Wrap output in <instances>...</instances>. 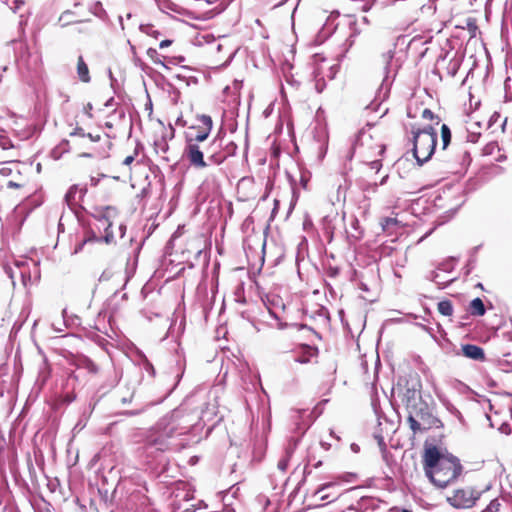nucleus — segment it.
I'll list each match as a JSON object with an SVG mask.
<instances>
[{
	"label": "nucleus",
	"mask_w": 512,
	"mask_h": 512,
	"mask_svg": "<svg viewBox=\"0 0 512 512\" xmlns=\"http://www.w3.org/2000/svg\"><path fill=\"white\" fill-rule=\"evenodd\" d=\"M74 400H75V395H67V396L65 397V401H66L67 403H71V402H73Z\"/></svg>",
	"instance_id": "obj_58"
},
{
	"label": "nucleus",
	"mask_w": 512,
	"mask_h": 512,
	"mask_svg": "<svg viewBox=\"0 0 512 512\" xmlns=\"http://www.w3.org/2000/svg\"><path fill=\"white\" fill-rule=\"evenodd\" d=\"M94 408H95V404L90 403L89 406L84 409V411L81 415V418L79 419V421L75 424V426L73 428L74 431L75 430L80 431L86 426L88 418L92 414Z\"/></svg>",
	"instance_id": "obj_17"
},
{
	"label": "nucleus",
	"mask_w": 512,
	"mask_h": 512,
	"mask_svg": "<svg viewBox=\"0 0 512 512\" xmlns=\"http://www.w3.org/2000/svg\"><path fill=\"white\" fill-rule=\"evenodd\" d=\"M77 74L82 82L89 83L91 81L88 66L81 55L77 61Z\"/></svg>",
	"instance_id": "obj_15"
},
{
	"label": "nucleus",
	"mask_w": 512,
	"mask_h": 512,
	"mask_svg": "<svg viewBox=\"0 0 512 512\" xmlns=\"http://www.w3.org/2000/svg\"><path fill=\"white\" fill-rule=\"evenodd\" d=\"M237 148L233 140L225 138V132L219 131L204 151L198 144L189 142L185 153L192 167L203 169L209 165H221L236 154Z\"/></svg>",
	"instance_id": "obj_3"
},
{
	"label": "nucleus",
	"mask_w": 512,
	"mask_h": 512,
	"mask_svg": "<svg viewBox=\"0 0 512 512\" xmlns=\"http://www.w3.org/2000/svg\"><path fill=\"white\" fill-rule=\"evenodd\" d=\"M290 457H291V452L289 450H287L286 453H285V456L282 459L279 460L278 468L281 471H286V469L288 467V463H289Z\"/></svg>",
	"instance_id": "obj_32"
},
{
	"label": "nucleus",
	"mask_w": 512,
	"mask_h": 512,
	"mask_svg": "<svg viewBox=\"0 0 512 512\" xmlns=\"http://www.w3.org/2000/svg\"><path fill=\"white\" fill-rule=\"evenodd\" d=\"M171 44H172V40H170V39H165V40H162V41L160 42L159 47H160L161 49H163V48L169 47Z\"/></svg>",
	"instance_id": "obj_51"
},
{
	"label": "nucleus",
	"mask_w": 512,
	"mask_h": 512,
	"mask_svg": "<svg viewBox=\"0 0 512 512\" xmlns=\"http://www.w3.org/2000/svg\"><path fill=\"white\" fill-rule=\"evenodd\" d=\"M309 181V178L305 175V174H301V177H300V184L301 186L306 189L307 188V183Z\"/></svg>",
	"instance_id": "obj_49"
},
{
	"label": "nucleus",
	"mask_w": 512,
	"mask_h": 512,
	"mask_svg": "<svg viewBox=\"0 0 512 512\" xmlns=\"http://www.w3.org/2000/svg\"><path fill=\"white\" fill-rule=\"evenodd\" d=\"M175 130L172 126H170V132L161 135L160 137L154 140V150L160 155V157L166 161L171 162L173 159L169 156V144L168 139H172L174 137Z\"/></svg>",
	"instance_id": "obj_8"
},
{
	"label": "nucleus",
	"mask_w": 512,
	"mask_h": 512,
	"mask_svg": "<svg viewBox=\"0 0 512 512\" xmlns=\"http://www.w3.org/2000/svg\"><path fill=\"white\" fill-rule=\"evenodd\" d=\"M393 248L390 247V246H383L382 247V253H385V254H390L392 252Z\"/></svg>",
	"instance_id": "obj_55"
},
{
	"label": "nucleus",
	"mask_w": 512,
	"mask_h": 512,
	"mask_svg": "<svg viewBox=\"0 0 512 512\" xmlns=\"http://www.w3.org/2000/svg\"><path fill=\"white\" fill-rule=\"evenodd\" d=\"M99 225L98 228H104L105 235L103 237H98L94 232L91 233L90 236L86 237L82 242H80L74 250V253L77 254L82 251L85 244L89 242H102L109 244L114 240L113 232L111 231L112 222L109 220L108 216L102 215L97 219Z\"/></svg>",
	"instance_id": "obj_7"
},
{
	"label": "nucleus",
	"mask_w": 512,
	"mask_h": 512,
	"mask_svg": "<svg viewBox=\"0 0 512 512\" xmlns=\"http://www.w3.org/2000/svg\"><path fill=\"white\" fill-rule=\"evenodd\" d=\"M365 134H366V133H365L363 130H361V131L359 132V134L357 135V138H356V140H355L354 144L352 145V150H354V149H355L356 145L359 143V141H360V140H362V138L365 136ZM353 153H354V151H351V152H350V154H349V159H351V158L353 157Z\"/></svg>",
	"instance_id": "obj_40"
},
{
	"label": "nucleus",
	"mask_w": 512,
	"mask_h": 512,
	"mask_svg": "<svg viewBox=\"0 0 512 512\" xmlns=\"http://www.w3.org/2000/svg\"><path fill=\"white\" fill-rule=\"evenodd\" d=\"M476 261H477L476 256H470L469 260L467 261V264L464 267L465 275H469L472 272V270L476 266Z\"/></svg>",
	"instance_id": "obj_35"
},
{
	"label": "nucleus",
	"mask_w": 512,
	"mask_h": 512,
	"mask_svg": "<svg viewBox=\"0 0 512 512\" xmlns=\"http://www.w3.org/2000/svg\"><path fill=\"white\" fill-rule=\"evenodd\" d=\"M209 134H210V131H207V130H203V129H202V130H200V131L196 134L195 138H194V139H190V140L188 141V143H189V142H192V143H193V141H195V143H196V144H198V143H200V142H204V141L208 138Z\"/></svg>",
	"instance_id": "obj_31"
},
{
	"label": "nucleus",
	"mask_w": 512,
	"mask_h": 512,
	"mask_svg": "<svg viewBox=\"0 0 512 512\" xmlns=\"http://www.w3.org/2000/svg\"><path fill=\"white\" fill-rule=\"evenodd\" d=\"M13 164H14L13 162H8V163H6V165H4V166L0 169V174H1L2 176H5V177L12 175V173H13V169H12L11 165H13Z\"/></svg>",
	"instance_id": "obj_37"
},
{
	"label": "nucleus",
	"mask_w": 512,
	"mask_h": 512,
	"mask_svg": "<svg viewBox=\"0 0 512 512\" xmlns=\"http://www.w3.org/2000/svg\"><path fill=\"white\" fill-rule=\"evenodd\" d=\"M426 279L434 282L439 288H446L450 283H452L454 281V279H447V280L440 279V274H439L438 270L430 271L426 275Z\"/></svg>",
	"instance_id": "obj_16"
},
{
	"label": "nucleus",
	"mask_w": 512,
	"mask_h": 512,
	"mask_svg": "<svg viewBox=\"0 0 512 512\" xmlns=\"http://www.w3.org/2000/svg\"><path fill=\"white\" fill-rule=\"evenodd\" d=\"M90 12L99 18H103L106 14L101 2H95L90 7Z\"/></svg>",
	"instance_id": "obj_30"
},
{
	"label": "nucleus",
	"mask_w": 512,
	"mask_h": 512,
	"mask_svg": "<svg viewBox=\"0 0 512 512\" xmlns=\"http://www.w3.org/2000/svg\"><path fill=\"white\" fill-rule=\"evenodd\" d=\"M373 4H374V2H371V3H367V4H365V5L363 6V8H362V11H363V12H368V11L372 8Z\"/></svg>",
	"instance_id": "obj_56"
},
{
	"label": "nucleus",
	"mask_w": 512,
	"mask_h": 512,
	"mask_svg": "<svg viewBox=\"0 0 512 512\" xmlns=\"http://www.w3.org/2000/svg\"><path fill=\"white\" fill-rule=\"evenodd\" d=\"M463 355L467 358L476 360V361H484L485 353L483 348L474 344H465L462 346Z\"/></svg>",
	"instance_id": "obj_11"
},
{
	"label": "nucleus",
	"mask_w": 512,
	"mask_h": 512,
	"mask_svg": "<svg viewBox=\"0 0 512 512\" xmlns=\"http://www.w3.org/2000/svg\"><path fill=\"white\" fill-rule=\"evenodd\" d=\"M142 369L145 372H147L151 377L155 376V368H154L153 364L146 358L144 359V361L142 363Z\"/></svg>",
	"instance_id": "obj_33"
},
{
	"label": "nucleus",
	"mask_w": 512,
	"mask_h": 512,
	"mask_svg": "<svg viewBox=\"0 0 512 512\" xmlns=\"http://www.w3.org/2000/svg\"><path fill=\"white\" fill-rule=\"evenodd\" d=\"M380 225L383 232H385L388 236L397 235L398 230L402 228L401 222L398 219L392 217H385L381 219Z\"/></svg>",
	"instance_id": "obj_10"
},
{
	"label": "nucleus",
	"mask_w": 512,
	"mask_h": 512,
	"mask_svg": "<svg viewBox=\"0 0 512 512\" xmlns=\"http://www.w3.org/2000/svg\"><path fill=\"white\" fill-rule=\"evenodd\" d=\"M318 354V348L310 345H303L301 347V352L299 355L295 357V362L300 364H306L311 361L313 357H316Z\"/></svg>",
	"instance_id": "obj_12"
},
{
	"label": "nucleus",
	"mask_w": 512,
	"mask_h": 512,
	"mask_svg": "<svg viewBox=\"0 0 512 512\" xmlns=\"http://www.w3.org/2000/svg\"><path fill=\"white\" fill-rule=\"evenodd\" d=\"M483 463H484V460L480 459L475 462H471L470 465H471L472 469H479Z\"/></svg>",
	"instance_id": "obj_50"
},
{
	"label": "nucleus",
	"mask_w": 512,
	"mask_h": 512,
	"mask_svg": "<svg viewBox=\"0 0 512 512\" xmlns=\"http://www.w3.org/2000/svg\"><path fill=\"white\" fill-rule=\"evenodd\" d=\"M119 231H120L121 237H123L125 235V232H126V226L121 224L119 226Z\"/></svg>",
	"instance_id": "obj_59"
},
{
	"label": "nucleus",
	"mask_w": 512,
	"mask_h": 512,
	"mask_svg": "<svg viewBox=\"0 0 512 512\" xmlns=\"http://www.w3.org/2000/svg\"><path fill=\"white\" fill-rule=\"evenodd\" d=\"M16 269L19 272V275L21 277L22 283L24 286H27V283L31 280V275L28 269H26V262L25 261H17L16 262Z\"/></svg>",
	"instance_id": "obj_19"
},
{
	"label": "nucleus",
	"mask_w": 512,
	"mask_h": 512,
	"mask_svg": "<svg viewBox=\"0 0 512 512\" xmlns=\"http://www.w3.org/2000/svg\"><path fill=\"white\" fill-rule=\"evenodd\" d=\"M133 63L136 67L140 68L144 72H146L147 69L149 68L148 65L144 63L143 60L137 55L133 57Z\"/></svg>",
	"instance_id": "obj_36"
},
{
	"label": "nucleus",
	"mask_w": 512,
	"mask_h": 512,
	"mask_svg": "<svg viewBox=\"0 0 512 512\" xmlns=\"http://www.w3.org/2000/svg\"><path fill=\"white\" fill-rule=\"evenodd\" d=\"M422 462L425 475L439 488L447 487L463 472L460 459L448 450H424Z\"/></svg>",
	"instance_id": "obj_2"
},
{
	"label": "nucleus",
	"mask_w": 512,
	"mask_h": 512,
	"mask_svg": "<svg viewBox=\"0 0 512 512\" xmlns=\"http://www.w3.org/2000/svg\"><path fill=\"white\" fill-rule=\"evenodd\" d=\"M70 136H80V137H86V133L82 127L77 126L74 128V130L70 133Z\"/></svg>",
	"instance_id": "obj_43"
},
{
	"label": "nucleus",
	"mask_w": 512,
	"mask_h": 512,
	"mask_svg": "<svg viewBox=\"0 0 512 512\" xmlns=\"http://www.w3.org/2000/svg\"><path fill=\"white\" fill-rule=\"evenodd\" d=\"M197 118H198L199 122L203 126L202 129L211 132L212 127H213L212 118L209 115H206V114L199 115Z\"/></svg>",
	"instance_id": "obj_28"
},
{
	"label": "nucleus",
	"mask_w": 512,
	"mask_h": 512,
	"mask_svg": "<svg viewBox=\"0 0 512 512\" xmlns=\"http://www.w3.org/2000/svg\"><path fill=\"white\" fill-rule=\"evenodd\" d=\"M163 58L167 60V64H176L177 62H181L184 60L183 56L171 57V58L163 57Z\"/></svg>",
	"instance_id": "obj_46"
},
{
	"label": "nucleus",
	"mask_w": 512,
	"mask_h": 512,
	"mask_svg": "<svg viewBox=\"0 0 512 512\" xmlns=\"http://www.w3.org/2000/svg\"><path fill=\"white\" fill-rule=\"evenodd\" d=\"M470 160H471V158H470V154H469V152L465 151V152L463 153V162H466V161H467V162L469 163V162H470Z\"/></svg>",
	"instance_id": "obj_57"
},
{
	"label": "nucleus",
	"mask_w": 512,
	"mask_h": 512,
	"mask_svg": "<svg viewBox=\"0 0 512 512\" xmlns=\"http://www.w3.org/2000/svg\"><path fill=\"white\" fill-rule=\"evenodd\" d=\"M498 366L499 368L506 373L512 372V353H505L499 360H498Z\"/></svg>",
	"instance_id": "obj_21"
},
{
	"label": "nucleus",
	"mask_w": 512,
	"mask_h": 512,
	"mask_svg": "<svg viewBox=\"0 0 512 512\" xmlns=\"http://www.w3.org/2000/svg\"><path fill=\"white\" fill-rule=\"evenodd\" d=\"M438 311L443 316H451L453 314V305L450 300H443L438 303Z\"/></svg>",
	"instance_id": "obj_24"
},
{
	"label": "nucleus",
	"mask_w": 512,
	"mask_h": 512,
	"mask_svg": "<svg viewBox=\"0 0 512 512\" xmlns=\"http://www.w3.org/2000/svg\"><path fill=\"white\" fill-rule=\"evenodd\" d=\"M336 486V483L335 482H328V483H325L323 485H321L316 491H315V496H318L319 500L321 501H328V502H331L335 499H337L338 497V494L337 493H329V492H326V490L328 489H331V488H334Z\"/></svg>",
	"instance_id": "obj_13"
},
{
	"label": "nucleus",
	"mask_w": 512,
	"mask_h": 512,
	"mask_svg": "<svg viewBox=\"0 0 512 512\" xmlns=\"http://www.w3.org/2000/svg\"><path fill=\"white\" fill-rule=\"evenodd\" d=\"M139 29L142 33H145L148 36H151L155 39H157L160 36V32L156 29H154V26L152 24H141L139 26Z\"/></svg>",
	"instance_id": "obj_26"
},
{
	"label": "nucleus",
	"mask_w": 512,
	"mask_h": 512,
	"mask_svg": "<svg viewBox=\"0 0 512 512\" xmlns=\"http://www.w3.org/2000/svg\"><path fill=\"white\" fill-rule=\"evenodd\" d=\"M133 161H134V157L130 155V156H127V157L123 160V164H124V165H130Z\"/></svg>",
	"instance_id": "obj_54"
},
{
	"label": "nucleus",
	"mask_w": 512,
	"mask_h": 512,
	"mask_svg": "<svg viewBox=\"0 0 512 512\" xmlns=\"http://www.w3.org/2000/svg\"><path fill=\"white\" fill-rule=\"evenodd\" d=\"M128 43L130 44V49H131V52H132L133 57H134L135 55H137V54H136V48H135V46H134V45H132V44L130 43V41H128Z\"/></svg>",
	"instance_id": "obj_64"
},
{
	"label": "nucleus",
	"mask_w": 512,
	"mask_h": 512,
	"mask_svg": "<svg viewBox=\"0 0 512 512\" xmlns=\"http://www.w3.org/2000/svg\"><path fill=\"white\" fill-rule=\"evenodd\" d=\"M374 437L377 440L378 446L380 448H385L386 445H385L384 437L381 435H378V434H375Z\"/></svg>",
	"instance_id": "obj_47"
},
{
	"label": "nucleus",
	"mask_w": 512,
	"mask_h": 512,
	"mask_svg": "<svg viewBox=\"0 0 512 512\" xmlns=\"http://www.w3.org/2000/svg\"><path fill=\"white\" fill-rule=\"evenodd\" d=\"M307 413L306 410H295L292 412L291 419L293 420L294 424L296 425L297 430H302L303 432L309 427V424L304 423L300 424V420L303 418V416Z\"/></svg>",
	"instance_id": "obj_20"
},
{
	"label": "nucleus",
	"mask_w": 512,
	"mask_h": 512,
	"mask_svg": "<svg viewBox=\"0 0 512 512\" xmlns=\"http://www.w3.org/2000/svg\"><path fill=\"white\" fill-rule=\"evenodd\" d=\"M369 167L377 172L382 168V161L380 159L369 162Z\"/></svg>",
	"instance_id": "obj_41"
},
{
	"label": "nucleus",
	"mask_w": 512,
	"mask_h": 512,
	"mask_svg": "<svg viewBox=\"0 0 512 512\" xmlns=\"http://www.w3.org/2000/svg\"><path fill=\"white\" fill-rule=\"evenodd\" d=\"M182 407L174 409L169 415L161 419L156 427V431L149 436V444L151 445H165V439L170 437L172 432L175 430V426L168 427L171 421L179 419L182 415Z\"/></svg>",
	"instance_id": "obj_5"
},
{
	"label": "nucleus",
	"mask_w": 512,
	"mask_h": 512,
	"mask_svg": "<svg viewBox=\"0 0 512 512\" xmlns=\"http://www.w3.org/2000/svg\"><path fill=\"white\" fill-rule=\"evenodd\" d=\"M22 186H23L22 184H20L18 182H15V181H12V180L7 182V187L8 188H20Z\"/></svg>",
	"instance_id": "obj_52"
},
{
	"label": "nucleus",
	"mask_w": 512,
	"mask_h": 512,
	"mask_svg": "<svg viewBox=\"0 0 512 512\" xmlns=\"http://www.w3.org/2000/svg\"><path fill=\"white\" fill-rule=\"evenodd\" d=\"M394 53L392 51H388L387 53L383 54V59L385 62L384 72L385 77L382 82V86H389L392 83V80H389V73H390V65L391 61L393 59Z\"/></svg>",
	"instance_id": "obj_18"
},
{
	"label": "nucleus",
	"mask_w": 512,
	"mask_h": 512,
	"mask_svg": "<svg viewBox=\"0 0 512 512\" xmlns=\"http://www.w3.org/2000/svg\"><path fill=\"white\" fill-rule=\"evenodd\" d=\"M468 311L472 316H483L486 312V308L482 299L479 297L473 299L469 304Z\"/></svg>",
	"instance_id": "obj_14"
},
{
	"label": "nucleus",
	"mask_w": 512,
	"mask_h": 512,
	"mask_svg": "<svg viewBox=\"0 0 512 512\" xmlns=\"http://www.w3.org/2000/svg\"><path fill=\"white\" fill-rule=\"evenodd\" d=\"M379 148V155H383L386 149L385 145L381 144Z\"/></svg>",
	"instance_id": "obj_63"
},
{
	"label": "nucleus",
	"mask_w": 512,
	"mask_h": 512,
	"mask_svg": "<svg viewBox=\"0 0 512 512\" xmlns=\"http://www.w3.org/2000/svg\"><path fill=\"white\" fill-rule=\"evenodd\" d=\"M0 147L3 150H8L10 148H13V143L9 137L5 135H0Z\"/></svg>",
	"instance_id": "obj_34"
},
{
	"label": "nucleus",
	"mask_w": 512,
	"mask_h": 512,
	"mask_svg": "<svg viewBox=\"0 0 512 512\" xmlns=\"http://www.w3.org/2000/svg\"><path fill=\"white\" fill-rule=\"evenodd\" d=\"M86 193V189H78L76 185L69 188L65 194V202L71 210H75L79 201L83 198Z\"/></svg>",
	"instance_id": "obj_9"
},
{
	"label": "nucleus",
	"mask_w": 512,
	"mask_h": 512,
	"mask_svg": "<svg viewBox=\"0 0 512 512\" xmlns=\"http://www.w3.org/2000/svg\"><path fill=\"white\" fill-rule=\"evenodd\" d=\"M451 412L455 415V417L460 421L461 424H464L463 416L459 410L453 408Z\"/></svg>",
	"instance_id": "obj_48"
},
{
	"label": "nucleus",
	"mask_w": 512,
	"mask_h": 512,
	"mask_svg": "<svg viewBox=\"0 0 512 512\" xmlns=\"http://www.w3.org/2000/svg\"><path fill=\"white\" fill-rule=\"evenodd\" d=\"M5 272L9 276V278L12 280L13 285H15V275L16 271L12 267H5Z\"/></svg>",
	"instance_id": "obj_44"
},
{
	"label": "nucleus",
	"mask_w": 512,
	"mask_h": 512,
	"mask_svg": "<svg viewBox=\"0 0 512 512\" xmlns=\"http://www.w3.org/2000/svg\"><path fill=\"white\" fill-rule=\"evenodd\" d=\"M493 148V144H489L485 147L484 151H485V154H490L491 153V150Z\"/></svg>",
	"instance_id": "obj_60"
},
{
	"label": "nucleus",
	"mask_w": 512,
	"mask_h": 512,
	"mask_svg": "<svg viewBox=\"0 0 512 512\" xmlns=\"http://www.w3.org/2000/svg\"><path fill=\"white\" fill-rule=\"evenodd\" d=\"M314 80H315V90L318 93H321L326 87V82L323 77H320V72L318 70L314 71Z\"/></svg>",
	"instance_id": "obj_29"
},
{
	"label": "nucleus",
	"mask_w": 512,
	"mask_h": 512,
	"mask_svg": "<svg viewBox=\"0 0 512 512\" xmlns=\"http://www.w3.org/2000/svg\"><path fill=\"white\" fill-rule=\"evenodd\" d=\"M442 148L446 149L451 142V130L446 124L441 126Z\"/></svg>",
	"instance_id": "obj_25"
},
{
	"label": "nucleus",
	"mask_w": 512,
	"mask_h": 512,
	"mask_svg": "<svg viewBox=\"0 0 512 512\" xmlns=\"http://www.w3.org/2000/svg\"><path fill=\"white\" fill-rule=\"evenodd\" d=\"M86 369L93 374H96L99 371L98 366L90 359H86Z\"/></svg>",
	"instance_id": "obj_39"
},
{
	"label": "nucleus",
	"mask_w": 512,
	"mask_h": 512,
	"mask_svg": "<svg viewBox=\"0 0 512 512\" xmlns=\"http://www.w3.org/2000/svg\"><path fill=\"white\" fill-rule=\"evenodd\" d=\"M461 65V61L459 58L457 57H454L453 59H451L449 61V64H448V67H447V73L451 76V77H454L459 69Z\"/></svg>",
	"instance_id": "obj_27"
},
{
	"label": "nucleus",
	"mask_w": 512,
	"mask_h": 512,
	"mask_svg": "<svg viewBox=\"0 0 512 512\" xmlns=\"http://www.w3.org/2000/svg\"><path fill=\"white\" fill-rule=\"evenodd\" d=\"M421 383L416 379H399L393 392L404 408L413 437L425 436L423 448H441L446 437L443 422L434 415L433 407L421 396Z\"/></svg>",
	"instance_id": "obj_1"
},
{
	"label": "nucleus",
	"mask_w": 512,
	"mask_h": 512,
	"mask_svg": "<svg viewBox=\"0 0 512 512\" xmlns=\"http://www.w3.org/2000/svg\"><path fill=\"white\" fill-rule=\"evenodd\" d=\"M456 260L457 259L455 257L447 258L446 260L438 264L437 270L445 273H451L455 268Z\"/></svg>",
	"instance_id": "obj_22"
},
{
	"label": "nucleus",
	"mask_w": 512,
	"mask_h": 512,
	"mask_svg": "<svg viewBox=\"0 0 512 512\" xmlns=\"http://www.w3.org/2000/svg\"><path fill=\"white\" fill-rule=\"evenodd\" d=\"M86 137H88L92 142H98L100 140V135H93L91 133H86Z\"/></svg>",
	"instance_id": "obj_53"
},
{
	"label": "nucleus",
	"mask_w": 512,
	"mask_h": 512,
	"mask_svg": "<svg viewBox=\"0 0 512 512\" xmlns=\"http://www.w3.org/2000/svg\"><path fill=\"white\" fill-rule=\"evenodd\" d=\"M482 492L466 486L455 489L447 498L449 504L458 509L472 508L480 499Z\"/></svg>",
	"instance_id": "obj_6"
},
{
	"label": "nucleus",
	"mask_w": 512,
	"mask_h": 512,
	"mask_svg": "<svg viewBox=\"0 0 512 512\" xmlns=\"http://www.w3.org/2000/svg\"><path fill=\"white\" fill-rule=\"evenodd\" d=\"M412 153L419 166L426 163L434 154L437 144V132L432 126L417 128L414 125L411 130Z\"/></svg>",
	"instance_id": "obj_4"
},
{
	"label": "nucleus",
	"mask_w": 512,
	"mask_h": 512,
	"mask_svg": "<svg viewBox=\"0 0 512 512\" xmlns=\"http://www.w3.org/2000/svg\"><path fill=\"white\" fill-rule=\"evenodd\" d=\"M80 157H83V158H92L93 155L91 153H87V152H84V153H81L80 154Z\"/></svg>",
	"instance_id": "obj_61"
},
{
	"label": "nucleus",
	"mask_w": 512,
	"mask_h": 512,
	"mask_svg": "<svg viewBox=\"0 0 512 512\" xmlns=\"http://www.w3.org/2000/svg\"><path fill=\"white\" fill-rule=\"evenodd\" d=\"M177 381L170 387L167 389V391L165 392L164 396L162 397L161 401H163L165 398H167L172 392L173 390L175 389L177 383L179 382V379H180V376L177 375Z\"/></svg>",
	"instance_id": "obj_45"
},
{
	"label": "nucleus",
	"mask_w": 512,
	"mask_h": 512,
	"mask_svg": "<svg viewBox=\"0 0 512 512\" xmlns=\"http://www.w3.org/2000/svg\"><path fill=\"white\" fill-rule=\"evenodd\" d=\"M147 56L155 63V64H160L162 65L164 68L166 69H169V66L167 64V62H164L162 59H161V56L159 55L158 51L155 49V48H148L147 49Z\"/></svg>",
	"instance_id": "obj_23"
},
{
	"label": "nucleus",
	"mask_w": 512,
	"mask_h": 512,
	"mask_svg": "<svg viewBox=\"0 0 512 512\" xmlns=\"http://www.w3.org/2000/svg\"><path fill=\"white\" fill-rule=\"evenodd\" d=\"M140 412H141L140 410L128 411V412H126V414L130 415V416H134V415H138Z\"/></svg>",
	"instance_id": "obj_62"
},
{
	"label": "nucleus",
	"mask_w": 512,
	"mask_h": 512,
	"mask_svg": "<svg viewBox=\"0 0 512 512\" xmlns=\"http://www.w3.org/2000/svg\"><path fill=\"white\" fill-rule=\"evenodd\" d=\"M500 508V503L497 499L492 500L488 506L486 507V512H498Z\"/></svg>",
	"instance_id": "obj_38"
},
{
	"label": "nucleus",
	"mask_w": 512,
	"mask_h": 512,
	"mask_svg": "<svg viewBox=\"0 0 512 512\" xmlns=\"http://www.w3.org/2000/svg\"><path fill=\"white\" fill-rule=\"evenodd\" d=\"M422 118L426 120H433L435 118V115L430 109L425 108L422 111Z\"/></svg>",
	"instance_id": "obj_42"
}]
</instances>
